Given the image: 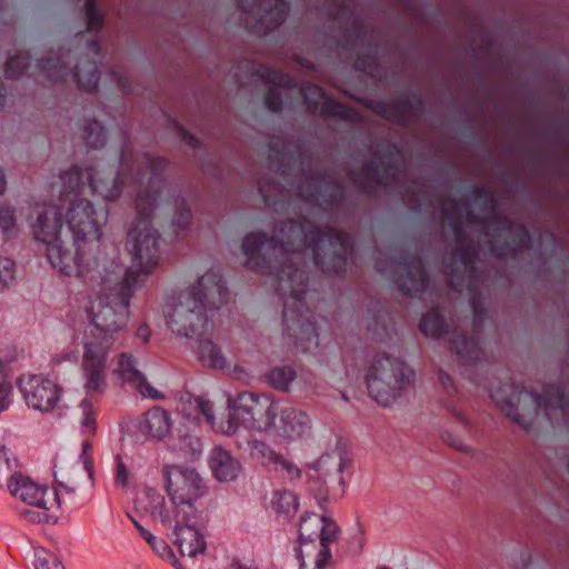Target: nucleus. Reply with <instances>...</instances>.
<instances>
[{
  "label": "nucleus",
  "instance_id": "0eeeda50",
  "mask_svg": "<svg viewBox=\"0 0 569 569\" xmlns=\"http://www.w3.org/2000/svg\"><path fill=\"white\" fill-rule=\"evenodd\" d=\"M168 190L161 184V181L151 180L146 192L138 194L137 212L138 217L128 233L127 250L131 256L132 262L137 267V276L130 272L132 278L140 282V277L150 274L160 262V234L151 224V214L159 208V200Z\"/></svg>",
  "mask_w": 569,
  "mask_h": 569
},
{
  "label": "nucleus",
  "instance_id": "13d9d810",
  "mask_svg": "<svg viewBox=\"0 0 569 569\" xmlns=\"http://www.w3.org/2000/svg\"><path fill=\"white\" fill-rule=\"evenodd\" d=\"M330 565H331V563H322L321 566H317V565L315 563L313 569H330Z\"/></svg>",
  "mask_w": 569,
  "mask_h": 569
},
{
  "label": "nucleus",
  "instance_id": "603ef678",
  "mask_svg": "<svg viewBox=\"0 0 569 569\" xmlns=\"http://www.w3.org/2000/svg\"><path fill=\"white\" fill-rule=\"evenodd\" d=\"M7 190V179L2 168H0V196Z\"/></svg>",
  "mask_w": 569,
  "mask_h": 569
},
{
  "label": "nucleus",
  "instance_id": "7ed1b4c3",
  "mask_svg": "<svg viewBox=\"0 0 569 569\" xmlns=\"http://www.w3.org/2000/svg\"><path fill=\"white\" fill-rule=\"evenodd\" d=\"M61 190L59 200L62 202L64 222L72 234V254H80L87 262L93 258L103 261L93 247L102 234V227L108 221V208H96L93 203L79 197L83 187L82 172L78 167L60 176Z\"/></svg>",
  "mask_w": 569,
  "mask_h": 569
},
{
  "label": "nucleus",
  "instance_id": "bf43d9fd",
  "mask_svg": "<svg viewBox=\"0 0 569 569\" xmlns=\"http://www.w3.org/2000/svg\"><path fill=\"white\" fill-rule=\"evenodd\" d=\"M131 521L133 522L134 527L137 528V530L139 531V527H143L141 523H139L136 519H133L132 517H130Z\"/></svg>",
  "mask_w": 569,
  "mask_h": 569
},
{
  "label": "nucleus",
  "instance_id": "5fc2aeb1",
  "mask_svg": "<svg viewBox=\"0 0 569 569\" xmlns=\"http://www.w3.org/2000/svg\"><path fill=\"white\" fill-rule=\"evenodd\" d=\"M62 489H63V490L66 491V493L69 496L70 501H71V502H74V499H73L72 495L76 492V487L62 486Z\"/></svg>",
  "mask_w": 569,
  "mask_h": 569
},
{
  "label": "nucleus",
  "instance_id": "4d7b16f0",
  "mask_svg": "<svg viewBox=\"0 0 569 569\" xmlns=\"http://www.w3.org/2000/svg\"><path fill=\"white\" fill-rule=\"evenodd\" d=\"M2 87L0 86V110L3 108V102H4V94L2 92Z\"/></svg>",
  "mask_w": 569,
  "mask_h": 569
},
{
  "label": "nucleus",
  "instance_id": "b1692460",
  "mask_svg": "<svg viewBox=\"0 0 569 569\" xmlns=\"http://www.w3.org/2000/svg\"><path fill=\"white\" fill-rule=\"evenodd\" d=\"M194 340L197 342L194 352L204 366L214 369H222L226 367L227 359L218 345L210 339H201V336Z\"/></svg>",
  "mask_w": 569,
  "mask_h": 569
},
{
  "label": "nucleus",
  "instance_id": "9b49d317",
  "mask_svg": "<svg viewBox=\"0 0 569 569\" xmlns=\"http://www.w3.org/2000/svg\"><path fill=\"white\" fill-rule=\"evenodd\" d=\"M491 397L501 411L523 428L531 425L540 410L551 419L553 411L562 410L567 406L563 397L553 388L546 390L543 397L527 390H513L508 399H502L499 392L492 393Z\"/></svg>",
  "mask_w": 569,
  "mask_h": 569
},
{
  "label": "nucleus",
  "instance_id": "e2e57ef3",
  "mask_svg": "<svg viewBox=\"0 0 569 569\" xmlns=\"http://www.w3.org/2000/svg\"><path fill=\"white\" fill-rule=\"evenodd\" d=\"M378 569H389V568H387V567H381V568H378Z\"/></svg>",
  "mask_w": 569,
  "mask_h": 569
},
{
  "label": "nucleus",
  "instance_id": "6ab92c4d",
  "mask_svg": "<svg viewBox=\"0 0 569 569\" xmlns=\"http://www.w3.org/2000/svg\"><path fill=\"white\" fill-rule=\"evenodd\" d=\"M87 179L91 191L106 200H114L121 192V182L117 172L108 169L102 161L89 169Z\"/></svg>",
  "mask_w": 569,
  "mask_h": 569
},
{
  "label": "nucleus",
  "instance_id": "cd10ccee",
  "mask_svg": "<svg viewBox=\"0 0 569 569\" xmlns=\"http://www.w3.org/2000/svg\"><path fill=\"white\" fill-rule=\"evenodd\" d=\"M72 79L84 90H93L99 81L98 68L94 63L78 64L71 73Z\"/></svg>",
  "mask_w": 569,
  "mask_h": 569
},
{
  "label": "nucleus",
  "instance_id": "680f3d73",
  "mask_svg": "<svg viewBox=\"0 0 569 569\" xmlns=\"http://www.w3.org/2000/svg\"><path fill=\"white\" fill-rule=\"evenodd\" d=\"M118 81H119L121 87H123V88L126 87L124 83H122L120 79Z\"/></svg>",
  "mask_w": 569,
  "mask_h": 569
},
{
  "label": "nucleus",
  "instance_id": "2f4dec72",
  "mask_svg": "<svg viewBox=\"0 0 569 569\" xmlns=\"http://www.w3.org/2000/svg\"><path fill=\"white\" fill-rule=\"evenodd\" d=\"M455 349L461 359L477 360L480 356V347L473 338L458 337L453 341Z\"/></svg>",
  "mask_w": 569,
  "mask_h": 569
},
{
  "label": "nucleus",
  "instance_id": "ea45409f",
  "mask_svg": "<svg viewBox=\"0 0 569 569\" xmlns=\"http://www.w3.org/2000/svg\"><path fill=\"white\" fill-rule=\"evenodd\" d=\"M317 465H318L319 470H326V471H329L330 467H332L337 473H341L345 469L343 458L339 452L323 455L318 460Z\"/></svg>",
  "mask_w": 569,
  "mask_h": 569
},
{
  "label": "nucleus",
  "instance_id": "09e8293b",
  "mask_svg": "<svg viewBox=\"0 0 569 569\" xmlns=\"http://www.w3.org/2000/svg\"><path fill=\"white\" fill-rule=\"evenodd\" d=\"M136 335L141 340L147 341L150 338L151 331L148 326L142 325L137 329Z\"/></svg>",
  "mask_w": 569,
  "mask_h": 569
},
{
  "label": "nucleus",
  "instance_id": "aec40b11",
  "mask_svg": "<svg viewBox=\"0 0 569 569\" xmlns=\"http://www.w3.org/2000/svg\"><path fill=\"white\" fill-rule=\"evenodd\" d=\"M278 413H280L278 430L281 437L296 440L309 432L311 420L305 411L295 407H286L278 410Z\"/></svg>",
  "mask_w": 569,
  "mask_h": 569
},
{
  "label": "nucleus",
  "instance_id": "58836bf2",
  "mask_svg": "<svg viewBox=\"0 0 569 569\" xmlns=\"http://www.w3.org/2000/svg\"><path fill=\"white\" fill-rule=\"evenodd\" d=\"M29 57L24 53L11 57L6 63L4 73L8 78L20 77L28 66Z\"/></svg>",
  "mask_w": 569,
  "mask_h": 569
},
{
  "label": "nucleus",
  "instance_id": "f03ea898",
  "mask_svg": "<svg viewBox=\"0 0 569 569\" xmlns=\"http://www.w3.org/2000/svg\"><path fill=\"white\" fill-rule=\"evenodd\" d=\"M228 300L222 276L214 270L189 280L166 306L169 330L178 338H199L208 328V311L217 310Z\"/></svg>",
  "mask_w": 569,
  "mask_h": 569
},
{
  "label": "nucleus",
  "instance_id": "a19ab883",
  "mask_svg": "<svg viewBox=\"0 0 569 569\" xmlns=\"http://www.w3.org/2000/svg\"><path fill=\"white\" fill-rule=\"evenodd\" d=\"M94 1L96 0H87L86 2V16L89 30H99L103 22V17L96 9Z\"/></svg>",
  "mask_w": 569,
  "mask_h": 569
},
{
  "label": "nucleus",
  "instance_id": "f8f14e48",
  "mask_svg": "<svg viewBox=\"0 0 569 569\" xmlns=\"http://www.w3.org/2000/svg\"><path fill=\"white\" fill-rule=\"evenodd\" d=\"M17 387L30 410L42 415L61 416L67 409L63 400L64 390L56 379L44 375L28 373L17 380Z\"/></svg>",
  "mask_w": 569,
  "mask_h": 569
},
{
  "label": "nucleus",
  "instance_id": "bb28decb",
  "mask_svg": "<svg viewBox=\"0 0 569 569\" xmlns=\"http://www.w3.org/2000/svg\"><path fill=\"white\" fill-rule=\"evenodd\" d=\"M18 460L6 447L0 446V488H8L13 478L20 476L17 471Z\"/></svg>",
  "mask_w": 569,
  "mask_h": 569
},
{
  "label": "nucleus",
  "instance_id": "49530a36",
  "mask_svg": "<svg viewBox=\"0 0 569 569\" xmlns=\"http://www.w3.org/2000/svg\"><path fill=\"white\" fill-rule=\"evenodd\" d=\"M266 106L271 111H278L281 108V94L278 89H271L266 97Z\"/></svg>",
  "mask_w": 569,
  "mask_h": 569
},
{
  "label": "nucleus",
  "instance_id": "e433bc0d",
  "mask_svg": "<svg viewBox=\"0 0 569 569\" xmlns=\"http://www.w3.org/2000/svg\"><path fill=\"white\" fill-rule=\"evenodd\" d=\"M0 231L12 234L17 231L16 210L8 204L0 206Z\"/></svg>",
  "mask_w": 569,
  "mask_h": 569
},
{
  "label": "nucleus",
  "instance_id": "37998d69",
  "mask_svg": "<svg viewBox=\"0 0 569 569\" xmlns=\"http://www.w3.org/2000/svg\"><path fill=\"white\" fill-rule=\"evenodd\" d=\"M12 386L6 378H0V411L7 410L12 402Z\"/></svg>",
  "mask_w": 569,
  "mask_h": 569
},
{
  "label": "nucleus",
  "instance_id": "9d476101",
  "mask_svg": "<svg viewBox=\"0 0 569 569\" xmlns=\"http://www.w3.org/2000/svg\"><path fill=\"white\" fill-rule=\"evenodd\" d=\"M8 490L17 499L34 508V510L23 509L20 511L21 517L27 521L48 523L58 519L63 493L54 488L40 485L30 477L20 473V476L13 478Z\"/></svg>",
  "mask_w": 569,
  "mask_h": 569
},
{
  "label": "nucleus",
  "instance_id": "39448f33",
  "mask_svg": "<svg viewBox=\"0 0 569 569\" xmlns=\"http://www.w3.org/2000/svg\"><path fill=\"white\" fill-rule=\"evenodd\" d=\"M33 216L31 228L34 238L46 246V257L53 269L67 277H92L97 273L96 258L83 262L80 254H72L71 248L64 247L60 238L64 222L61 206L38 203L33 208Z\"/></svg>",
  "mask_w": 569,
  "mask_h": 569
},
{
  "label": "nucleus",
  "instance_id": "c85d7f7f",
  "mask_svg": "<svg viewBox=\"0 0 569 569\" xmlns=\"http://www.w3.org/2000/svg\"><path fill=\"white\" fill-rule=\"evenodd\" d=\"M40 72L50 81H62L69 76L60 58L46 59L38 63Z\"/></svg>",
  "mask_w": 569,
  "mask_h": 569
},
{
  "label": "nucleus",
  "instance_id": "052dcab7",
  "mask_svg": "<svg viewBox=\"0 0 569 569\" xmlns=\"http://www.w3.org/2000/svg\"><path fill=\"white\" fill-rule=\"evenodd\" d=\"M162 162L160 160L152 161V170H156V166H160Z\"/></svg>",
  "mask_w": 569,
  "mask_h": 569
},
{
  "label": "nucleus",
  "instance_id": "72a5a7b5",
  "mask_svg": "<svg viewBox=\"0 0 569 569\" xmlns=\"http://www.w3.org/2000/svg\"><path fill=\"white\" fill-rule=\"evenodd\" d=\"M16 280V263L8 257L0 256V292L9 289Z\"/></svg>",
  "mask_w": 569,
  "mask_h": 569
},
{
  "label": "nucleus",
  "instance_id": "20e7f679",
  "mask_svg": "<svg viewBox=\"0 0 569 569\" xmlns=\"http://www.w3.org/2000/svg\"><path fill=\"white\" fill-rule=\"evenodd\" d=\"M90 280L100 282L108 288L110 293L98 295L91 300L88 308L90 325L103 333L102 338H97L92 329L82 337L91 338L93 341L101 342L106 339L111 340L110 336L122 330L129 318V301L124 291L138 284L130 272H126L123 266L116 259L98 261V271Z\"/></svg>",
  "mask_w": 569,
  "mask_h": 569
},
{
  "label": "nucleus",
  "instance_id": "a211bd4d",
  "mask_svg": "<svg viewBox=\"0 0 569 569\" xmlns=\"http://www.w3.org/2000/svg\"><path fill=\"white\" fill-rule=\"evenodd\" d=\"M208 465L213 478L221 483L233 482L242 473L239 459L222 446H214L210 450Z\"/></svg>",
  "mask_w": 569,
  "mask_h": 569
},
{
  "label": "nucleus",
  "instance_id": "a878e982",
  "mask_svg": "<svg viewBox=\"0 0 569 569\" xmlns=\"http://www.w3.org/2000/svg\"><path fill=\"white\" fill-rule=\"evenodd\" d=\"M297 373L290 366H279L271 368L264 376L266 382L272 388L281 391H288L295 381Z\"/></svg>",
  "mask_w": 569,
  "mask_h": 569
},
{
  "label": "nucleus",
  "instance_id": "393cba45",
  "mask_svg": "<svg viewBox=\"0 0 569 569\" xmlns=\"http://www.w3.org/2000/svg\"><path fill=\"white\" fill-rule=\"evenodd\" d=\"M139 533L144 539V541L150 546L153 552H156L160 558L170 562L176 569H186L177 559L173 550L171 549L167 541L156 537L144 527H139Z\"/></svg>",
  "mask_w": 569,
  "mask_h": 569
},
{
  "label": "nucleus",
  "instance_id": "a18cd8bd",
  "mask_svg": "<svg viewBox=\"0 0 569 569\" xmlns=\"http://www.w3.org/2000/svg\"><path fill=\"white\" fill-rule=\"evenodd\" d=\"M263 77L269 81L279 87H289L291 84V79L282 73L277 71L267 70Z\"/></svg>",
  "mask_w": 569,
  "mask_h": 569
},
{
  "label": "nucleus",
  "instance_id": "8fccbe9b",
  "mask_svg": "<svg viewBox=\"0 0 569 569\" xmlns=\"http://www.w3.org/2000/svg\"><path fill=\"white\" fill-rule=\"evenodd\" d=\"M243 9H249L251 6H264V0H238Z\"/></svg>",
  "mask_w": 569,
  "mask_h": 569
},
{
  "label": "nucleus",
  "instance_id": "f704fd0d",
  "mask_svg": "<svg viewBox=\"0 0 569 569\" xmlns=\"http://www.w3.org/2000/svg\"><path fill=\"white\" fill-rule=\"evenodd\" d=\"M273 2L274 6L266 10L263 21L271 26H278L286 19L289 7L284 0H273Z\"/></svg>",
  "mask_w": 569,
  "mask_h": 569
},
{
  "label": "nucleus",
  "instance_id": "423d86ee",
  "mask_svg": "<svg viewBox=\"0 0 569 569\" xmlns=\"http://www.w3.org/2000/svg\"><path fill=\"white\" fill-rule=\"evenodd\" d=\"M189 405L206 418L212 429L227 436L234 435L240 427L267 431L274 426L278 415V403L271 396L249 391L228 399L229 418L220 423H216L213 407L208 400L193 398Z\"/></svg>",
  "mask_w": 569,
  "mask_h": 569
},
{
  "label": "nucleus",
  "instance_id": "4468645a",
  "mask_svg": "<svg viewBox=\"0 0 569 569\" xmlns=\"http://www.w3.org/2000/svg\"><path fill=\"white\" fill-rule=\"evenodd\" d=\"M164 477L166 490L176 507H193L206 491L203 480L194 468L168 466Z\"/></svg>",
  "mask_w": 569,
  "mask_h": 569
},
{
  "label": "nucleus",
  "instance_id": "412c9836",
  "mask_svg": "<svg viewBox=\"0 0 569 569\" xmlns=\"http://www.w3.org/2000/svg\"><path fill=\"white\" fill-rule=\"evenodd\" d=\"M172 536V542L182 557L196 558L207 549L204 536L192 526L177 523Z\"/></svg>",
  "mask_w": 569,
  "mask_h": 569
},
{
  "label": "nucleus",
  "instance_id": "473e14b6",
  "mask_svg": "<svg viewBox=\"0 0 569 569\" xmlns=\"http://www.w3.org/2000/svg\"><path fill=\"white\" fill-rule=\"evenodd\" d=\"M34 569H66L60 558L44 549L34 551Z\"/></svg>",
  "mask_w": 569,
  "mask_h": 569
},
{
  "label": "nucleus",
  "instance_id": "ddd939ff",
  "mask_svg": "<svg viewBox=\"0 0 569 569\" xmlns=\"http://www.w3.org/2000/svg\"><path fill=\"white\" fill-rule=\"evenodd\" d=\"M339 528L335 520L317 513H307L300 520L299 540L300 549L298 558L301 566L305 565V556L315 548L313 543L318 540V550L315 557L317 566L331 563V545L338 540Z\"/></svg>",
  "mask_w": 569,
  "mask_h": 569
},
{
  "label": "nucleus",
  "instance_id": "4c0bfd02",
  "mask_svg": "<svg viewBox=\"0 0 569 569\" xmlns=\"http://www.w3.org/2000/svg\"><path fill=\"white\" fill-rule=\"evenodd\" d=\"M83 132L88 147L98 149L103 144V129L97 121L88 122Z\"/></svg>",
  "mask_w": 569,
  "mask_h": 569
},
{
  "label": "nucleus",
  "instance_id": "c9c22d12",
  "mask_svg": "<svg viewBox=\"0 0 569 569\" xmlns=\"http://www.w3.org/2000/svg\"><path fill=\"white\" fill-rule=\"evenodd\" d=\"M250 456L266 462H274L278 455L263 441L251 440L248 442Z\"/></svg>",
  "mask_w": 569,
  "mask_h": 569
},
{
  "label": "nucleus",
  "instance_id": "c03bdc74",
  "mask_svg": "<svg viewBox=\"0 0 569 569\" xmlns=\"http://www.w3.org/2000/svg\"><path fill=\"white\" fill-rule=\"evenodd\" d=\"M116 483L121 487H127L129 482V472L126 463L120 457H117V468H116Z\"/></svg>",
  "mask_w": 569,
  "mask_h": 569
},
{
  "label": "nucleus",
  "instance_id": "3c124183",
  "mask_svg": "<svg viewBox=\"0 0 569 569\" xmlns=\"http://www.w3.org/2000/svg\"><path fill=\"white\" fill-rule=\"evenodd\" d=\"M281 498L284 499L288 505H292L293 508H297L298 501H297V497L293 493L284 492L281 496Z\"/></svg>",
  "mask_w": 569,
  "mask_h": 569
},
{
  "label": "nucleus",
  "instance_id": "6e6552de",
  "mask_svg": "<svg viewBox=\"0 0 569 569\" xmlns=\"http://www.w3.org/2000/svg\"><path fill=\"white\" fill-rule=\"evenodd\" d=\"M313 224L309 221L300 223L289 222L281 227L273 237L267 238L264 233H249L242 241V252L247 257V264L251 269L268 268L277 269L278 261L288 253L289 244L299 239L297 250L301 249L302 236L309 238L313 232Z\"/></svg>",
  "mask_w": 569,
  "mask_h": 569
},
{
  "label": "nucleus",
  "instance_id": "4be33fe9",
  "mask_svg": "<svg viewBox=\"0 0 569 569\" xmlns=\"http://www.w3.org/2000/svg\"><path fill=\"white\" fill-rule=\"evenodd\" d=\"M306 102L313 111L331 117H346V109L340 103L325 94L316 84H306L301 89Z\"/></svg>",
  "mask_w": 569,
  "mask_h": 569
},
{
  "label": "nucleus",
  "instance_id": "79ce46f5",
  "mask_svg": "<svg viewBox=\"0 0 569 569\" xmlns=\"http://www.w3.org/2000/svg\"><path fill=\"white\" fill-rule=\"evenodd\" d=\"M177 208V216L173 218V224L178 228H184L189 224L190 221V210L187 208L184 200H180L177 198L174 200Z\"/></svg>",
  "mask_w": 569,
  "mask_h": 569
},
{
  "label": "nucleus",
  "instance_id": "2eb2a0df",
  "mask_svg": "<svg viewBox=\"0 0 569 569\" xmlns=\"http://www.w3.org/2000/svg\"><path fill=\"white\" fill-rule=\"evenodd\" d=\"M81 343L83 346L81 371L84 390L88 395H100L107 386L106 368L110 343L107 339L97 342L88 337H81Z\"/></svg>",
  "mask_w": 569,
  "mask_h": 569
},
{
  "label": "nucleus",
  "instance_id": "864d4df0",
  "mask_svg": "<svg viewBox=\"0 0 569 569\" xmlns=\"http://www.w3.org/2000/svg\"><path fill=\"white\" fill-rule=\"evenodd\" d=\"M181 136H182L183 141L190 146H192L193 141H196L193 136H191L184 131L181 132Z\"/></svg>",
  "mask_w": 569,
  "mask_h": 569
},
{
  "label": "nucleus",
  "instance_id": "7c9ffc66",
  "mask_svg": "<svg viewBox=\"0 0 569 569\" xmlns=\"http://www.w3.org/2000/svg\"><path fill=\"white\" fill-rule=\"evenodd\" d=\"M420 329L428 337L439 338L445 329L443 319L436 311L428 312L420 321Z\"/></svg>",
  "mask_w": 569,
  "mask_h": 569
},
{
  "label": "nucleus",
  "instance_id": "f257e3e1",
  "mask_svg": "<svg viewBox=\"0 0 569 569\" xmlns=\"http://www.w3.org/2000/svg\"><path fill=\"white\" fill-rule=\"evenodd\" d=\"M299 239L289 244L288 253L278 261V268H259L262 271L273 276L271 284L277 282L276 290L283 298V337L288 343L300 346L303 351L318 345V332L309 317V310L305 308L302 296L305 295V273L293 266V259L297 254L311 248L315 260L320 263V251L329 248L335 249L337 253H348L351 250V239L347 233L328 230L320 231L313 227V232L306 239L302 236L301 249L297 250Z\"/></svg>",
  "mask_w": 569,
  "mask_h": 569
},
{
  "label": "nucleus",
  "instance_id": "de8ad7c7",
  "mask_svg": "<svg viewBox=\"0 0 569 569\" xmlns=\"http://www.w3.org/2000/svg\"><path fill=\"white\" fill-rule=\"evenodd\" d=\"M273 463L282 470H286L290 478H297L300 475V470L292 462L286 460L279 455Z\"/></svg>",
  "mask_w": 569,
  "mask_h": 569
},
{
  "label": "nucleus",
  "instance_id": "1a4fd4ad",
  "mask_svg": "<svg viewBox=\"0 0 569 569\" xmlns=\"http://www.w3.org/2000/svg\"><path fill=\"white\" fill-rule=\"evenodd\" d=\"M412 378V370L401 360L380 356L372 360L366 375V382L375 401L388 407L410 389Z\"/></svg>",
  "mask_w": 569,
  "mask_h": 569
},
{
  "label": "nucleus",
  "instance_id": "f3484780",
  "mask_svg": "<svg viewBox=\"0 0 569 569\" xmlns=\"http://www.w3.org/2000/svg\"><path fill=\"white\" fill-rule=\"evenodd\" d=\"M78 422L81 435L86 439L81 443V453L79 456L84 469L91 473V456L92 448L90 438L97 432V405L91 398H83L78 406Z\"/></svg>",
  "mask_w": 569,
  "mask_h": 569
},
{
  "label": "nucleus",
  "instance_id": "5701e85b",
  "mask_svg": "<svg viewBox=\"0 0 569 569\" xmlns=\"http://www.w3.org/2000/svg\"><path fill=\"white\" fill-rule=\"evenodd\" d=\"M171 427L170 415L159 407H153L147 411L140 421V430L148 437L158 440L168 436Z\"/></svg>",
  "mask_w": 569,
  "mask_h": 569
},
{
  "label": "nucleus",
  "instance_id": "c756f323",
  "mask_svg": "<svg viewBox=\"0 0 569 569\" xmlns=\"http://www.w3.org/2000/svg\"><path fill=\"white\" fill-rule=\"evenodd\" d=\"M149 511L152 518L158 519L162 525H170L174 519L164 497L158 493L150 495Z\"/></svg>",
  "mask_w": 569,
  "mask_h": 569
},
{
  "label": "nucleus",
  "instance_id": "6e6d98bb",
  "mask_svg": "<svg viewBox=\"0 0 569 569\" xmlns=\"http://www.w3.org/2000/svg\"><path fill=\"white\" fill-rule=\"evenodd\" d=\"M90 49H91L94 53H98V51H99V44H98V42L92 41V42L90 43Z\"/></svg>",
  "mask_w": 569,
  "mask_h": 569
},
{
  "label": "nucleus",
  "instance_id": "dca6fc26",
  "mask_svg": "<svg viewBox=\"0 0 569 569\" xmlns=\"http://www.w3.org/2000/svg\"><path fill=\"white\" fill-rule=\"evenodd\" d=\"M113 372L122 383L130 385L142 397L149 399L163 398L160 391L147 381L132 355L121 353L117 359Z\"/></svg>",
  "mask_w": 569,
  "mask_h": 569
}]
</instances>
